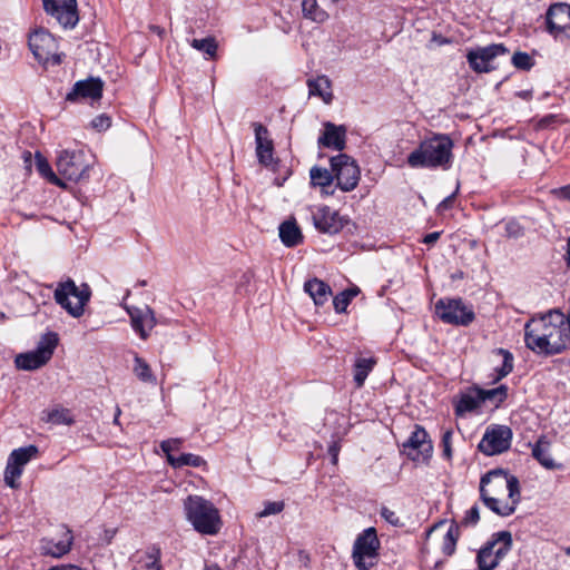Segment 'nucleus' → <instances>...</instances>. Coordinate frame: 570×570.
<instances>
[{
    "instance_id": "nucleus-1",
    "label": "nucleus",
    "mask_w": 570,
    "mask_h": 570,
    "mask_svg": "<svg viewBox=\"0 0 570 570\" xmlns=\"http://www.w3.org/2000/svg\"><path fill=\"white\" fill-rule=\"evenodd\" d=\"M525 345L535 353L553 355L570 348V312L550 311L524 326Z\"/></svg>"
},
{
    "instance_id": "nucleus-2",
    "label": "nucleus",
    "mask_w": 570,
    "mask_h": 570,
    "mask_svg": "<svg viewBox=\"0 0 570 570\" xmlns=\"http://www.w3.org/2000/svg\"><path fill=\"white\" fill-rule=\"evenodd\" d=\"M484 504L499 515H510L520 500L519 481L502 470L487 473L480 483Z\"/></svg>"
},
{
    "instance_id": "nucleus-3",
    "label": "nucleus",
    "mask_w": 570,
    "mask_h": 570,
    "mask_svg": "<svg viewBox=\"0 0 570 570\" xmlns=\"http://www.w3.org/2000/svg\"><path fill=\"white\" fill-rule=\"evenodd\" d=\"M453 141L448 135L436 134L421 141L407 156L412 168H449L452 163Z\"/></svg>"
},
{
    "instance_id": "nucleus-4",
    "label": "nucleus",
    "mask_w": 570,
    "mask_h": 570,
    "mask_svg": "<svg viewBox=\"0 0 570 570\" xmlns=\"http://www.w3.org/2000/svg\"><path fill=\"white\" fill-rule=\"evenodd\" d=\"M184 508L187 519L199 533L216 534L220 531L219 512L210 501L199 495H189L184 501Z\"/></svg>"
},
{
    "instance_id": "nucleus-5",
    "label": "nucleus",
    "mask_w": 570,
    "mask_h": 570,
    "mask_svg": "<svg viewBox=\"0 0 570 570\" xmlns=\"http://www.w3.org/2000/svg\"><path fill=\"white\" fill-rule=\"evenodd\" d=\"M90 296L91 291L87 284L77 286L72 279L59 283L55 289L56 302L73 317L83 314Z\"/></svg>"
},
{
    "instance_id": "nucleus-6",
    "label": "nucleus",
    "mask_w": 570,
    "mask_h": 570,
    "mask_svg": "<svg viewBox=\"0 0 570 570\" xmlns=\"http://www.w3.org/2000/svg\"><path fill=\"white\" fill-rule=\"evenodd\" d=\"M58 342L57 333L48 332L43 334L36 350L20 353L14 357L16 367L22 371H35L45 366L51 360Z\"/></svg>"
},
{
    "instance_id": "nucleus-7",
    "label": "nucleus",
    "mask_w": 570,
    "mask_h": 570,
    "mask_svg": "<svg viewBox=\"0 0 570 570\" xmlns=\"http://www.w3.org/2000/svg\"><path fill=\"white\" fill-rule=\"evenodd\" d=\"M58 174L70 181H79L89 175V164L81 151L62 150L56 161Z\"/></svg>"
},
{
    "instance_id": "nucleus-8",
    "label": "nucleus",
    "mask_w": 570,
    "mask_h": 570,
    "mask_svg": "<svg viewBox=\"0 0 570 570\" xmlns=\"http://www.w3.org/2000/svg\"><path fill=\"white\" fill-rule=\"evenodd\" d=\"M38 455V448L36 445H28L13 450L7 461L4 470V482L11 489H18L20 483L19 479L23 472L24 466Z\"/></svg>"
},
{
    "instance_id": "nucleus-9",
    "label": "nucleus",
    "mask_w": 570,
    "mask_h": 570,
    "mask_svg": "<svg viewBox=\"0 0 570 570\" xmlns=\"http://www.w3.org/2000/svg\"><path fill=\"white\" fill-rule=\"evenodd\" d=\"M29 47L39 62L58 65L61 55L58 53V45L55 37L46 30H36L29 37Z\"/></svg>"
},
{
    "instance_id": "nucleus-10",
    "label": "nucleus",
    "mask_w": 570,
    "mask_h": 570,
    "mask_svg": "<svg viewBox=\"0 0 570 570\" xmlns=\"http://www.w3.org/2000/svg\"><path fill=\"white\" fill-rule=\"evenodd\" d=\"M435 314L444 323L453 325H469L474 320V313L461 299H440L435 304Z\"/></svg>"
},
{
    "instance_id": "nucleus-11",
    "label": "nucleus",
    "mask_w": 570,
    "mask_h": 570,
    "mask_svg": "<svg viewBox=\"0 0 570 570\" xmlns=\"http://www.w3.org/2000/svg\"><path fill=\"white\" fill-rule=\"evenodd\" d=\"M331 165L337 180V186L343 191H351L356 188L361 178V170L354 159L345 154H341L331 159Z\"/></svg>"
},
{
    "instance_id": "nucleus-12",
    "label": "nucleus",
    "mask_w": 570,
    "mask_h": 570,
    "mask_svg": "<svg viewBox=\"0 0 570 570\" xmlns=\"http://www.w3.org/2000/svg\"><path fill=\"white\" fill-rule=\"evenodd\" d=\"M512 432L505 425H490L487 428L479 450L485 455H495L507 451L511 445Z\"/></svg>"
},
{
    "instance_id": "nucleus-13",
    "label": "nucleus",
    "mask_w": 570,
    "mask_h": 570,
    "mask_svg": "<svg viewBox=\"0 0 570 570\" xmlns=\"http://www.w3.org/2000/svg\"><path fill=\"white\" fill-rule=\"evenodd\" d=\"M380 547L379 537H357L352 552L355 567L358 570L372 569L377 563Z\"/></svg>"
},
{
    "instance_id": "nucleus-14",
    "label": "nucleus",
    "mask_w": 570,
    "mask_h": 570,
    "mask_svg": "<svg viewBox=\"0 0 570 570\" xmlns=\"http://www.w3.org/2000/svg\"><path fill=\"white\" fill-rule=\"evenodd\" d=\"M511 548V537H497L483 548L476 556L479 570H493L505 557Z\"/></svg>"
},
{
    "instance_id": "nucleus-15",
    "label": "nucleus",
    "mask_w": 570,
    "mask_h": 570,
    "mask_svg": "<svg viewBox=\"0 0 570 570\" xmlns=\"http://www.w3.org/2000/svg\"><path fill=\"white\" fill-rule=\"evenodd\" d=\"M432 451V442L429 440L426 431L416 425L407 441L403 444V452L412 461L425 463L431 458Z\"/></svg>"
},
{
    "instance_id": "nucleus-16",
    "label": "nucleus",
    "mask_w": 570,
    "mask_h": 570,
    "mask_svg": "<svg viewBox=\"0 0 570 570\" xmlns=\"http://www.w3.org/2000/svg\"><path fill=\"white\" fill-rule=\"evenodd\" d=\"M48 14L53 17L63 28H72L77 24V0H42Z\"/></svg>"
},
{
    "instance_id": "nucleus-17",
    "label": "nucleus",
    "mask_w": 570,
    "mask_h": 570,
    "mask_svg": "<svg viewBox=\"0 0 570 570\" xmlns=\"http://www.w3.org/2000/svg\"><path fill=\"white\" fill-rule=\"evenodd\" d=\"M315 228L321 233L336 234L345 226L347 219L328 206H317L312 212Z\"/></svg>"
},
{
    "instance_id": "nucleus-18",
    "label": "nucleus",
    "mask_w": 570,
    "mask_h": 570,
    "mask_svg": "<svg viewBox=\"0 0 570 570\" xmlns=\"http://www.w3.org/2000/svg\"><path fill=\"white\" fill-rule=\"evenodd\" d=\"M547 29L554 38L570 39V6L552 4L547 12Z\"/></svg>"
},
{
    "instance_id": "nucleus-19",
    "label": "nucleus",
    "mask_w": 570,
    "mask_h": 570,
    "mask_svg": "<svg viewBox=\"0 0 570 570\" xmlns=\"http://www.w3.org/2000/svg\"><path fill=\"white\" fill-rule=\"evenodd\" d=\"M130 317V324L141 340H147L157 324L155 312L149 306L137 307L122 304Z\"/></svg>"
},
{
    "instance_id": "nucleus-20",
    "label": "nucleus",
    "mask_w": 570,
    "mask_h": 570,
    "mask_svg": "<svg viewBox=\"0 0 570 570\" xmlns=\"http://www.w3.org/2000/svg\"><path fill=\"white\" fill-rule=\"evenodd\" d=\"M507 49L502 45H490L487 47L470 50L466 55L471 68L476 72H488L491 70L492 60L504 55Z\"/></svg>"
},
{
    "instance_id": "nucleus-21",
    "label": "nucleus",
    "mask_w": 570,
    "mask_h": 570,
    "mask_svg": "<svg viewBox=\"0 0 570 570\" xmlns=\"http://www.w3.org/2000/svg\"><path fill=\"white\" fill-rule=\"evenodd\" d=\"M255 140H256V155L258 161L267 167L274 169L275 161L273 157V142L269 139L268 130L261 124H255Z\"/></svg>"
},
{
    "instance_id": "nucleus-22",
    "label": "nucleus",
    "mask_w": 570,
    "mask_h": 570,
    "mask_svg": "<svg viewBox=\"0 0 570 570\" xmlns=\"http://www.w3.org/2000/svg\"><path fill=\"white\" fill-rule=\"evenodd\" d=\"M71 546L72 537H43L39 549L45 556L61 558L70 551Z\"/></svg>"
},
{
    "instance_id": "nucleus-23",
    "label": "nucleus",
    "mask_w": 570,
    "mask_h": 570,
    "mask_svg": "<svg viewBox=\"0 0 570 570\" xmlns=\"http://www.w3.org/2000/svg\"><path fill=\"white\" fill-rule=\"evenodd\" d=\"M102 92V82L99 79L89 78L87 80L78 81L73 86L71 92L67 95V99L75 101L78 98L99 99Z\"/></svg>"
},
{
    "instance_id": "nucleus-24",
    "label": "nucleus",
    "mask_w": 570,
    "mask_h": 570,
    "mask_svg": "<svg viewBox=\"0 0 570 570\" xmlns=\"http://www.w3.org/2000/svg\"><path fill=\"white\" fill-rule=\"evenodd\" d=\"M318 144L324 147L342 150L345 146V129L332 122L324 125V132L318 138Z\"/></svg>"
},
{
    "instance_id": "nucleus-25",
    "label": "nucleus",
    "mask_w": 570,
    "mask_h": 570,
    "mask_svg": "<svg viewBox=\"0 0 570 570\" xmlns=\"http://www.w3.org/2000/svg\"><path fill=\"white\" fill-rule=\"evenodd\" d=\"M304 289L316 306H322L327 303L332 295L331 287L317 278L307 281L304 285Z\"/></svg>"
},
{
    "instance_id": "nucleus-26",
    "label": "nucleus",
    "mask_w": 570,
    "mask_h": 570,
    "mask_svg": "<svg viewBox=\"0 0 570 570\" xmlns=\"http://www.w3.org/2000/svg\"><path fill=\"white\" fill-rule=\"evenodd\" d=\"M309 96L320 97L325 104L333 100L332 82L326 76H318L307 80Z\"/></svg>"
},
{
    "instance_id": "nucleus-27",
    "label": "nucleus",
    "mask_w": 570,
    "mask_h": 570,
    "mask_svg": "<svg viewBox=\"0 0 570 570\" xmlns=\"http://www.w3.org/2000/svg\"><path fill=\"white\" fill-rule=\"evenodd\" d=\"M279 238L285 246L294 247L302 243L303 235L294 220H285L279 226Z\"/></svg>"
},
{
    "instance_id": "nucleus-28",
    "label": "nucleus",
    "mask_w": 570,
    "mask_h": 570,
    "mask_svg": "<svg viewBox=\"0 0 570 570\" xmlns=\"http://www.w3.org/2000/svg\"><path fill=\"white\" fill-rule=\"evenodd\" d=\"M532 455L547 469H554L557 463L550 452V443L546 440H539L532 449Z\"/></svg>"
},
{
    "instance_id": "nucleus-29",
    "label": "nucleus",
    "mask_w": 570,
    "mask_h": 570,
    "mask_svg": "<svg viewBox=\"0 0 570 570\" xmlns=\"http://www.w3.org/2000/svg\"><path fill=\"white\" fill-rule=\"evenodd\" d=\"M302 10L305 18L317 23H323L328 19V13L320 4L318 0H303Z\"/></svg>"
},
{
    "instance_id": "nucleus-30",
    "label": "nucleus",
    "mask_w": 570,
    "mask_h": 570,
    "mask_svg": "<svg viewBox=\"0 0 570 570\" xmlns=\"http://www.w3.org/2000/svg\"><path fill=\"white\" fill-rule=\"evenodd\" d=\"M482 403L479 389L473 392L463 394L455 405V413L463 415L468 412H472L480 406Z\"/></svg>"
},
{
    "instance_id": "nucleus-31",
    "label": "nucleus",
    "mask_w": 570,
    "mask_h": 570,
    "mask_svg": "<svg viewBox=\"0 0 570 570\" xmlns=\"http://www.w3.org/2000/svg\"><path fill=\"white\" fill-rule=\"evenodd\" d=\"M309 176L313 186L321 187L322 191L326 195L333 194V190H327V188L331 187L333 181V176L327 169L321 167H313L309 171Z\"/></svg>"
},
{
    "instance_id": "nucleus-32",
    "label": "nucleus",
    "mask_w": 570,
    "mask_h": 570,
    "mask_svg": "<svg viewBox=\"0 0 570 570\" xmlns=\"http://www.w3.org/2000/svg\"><path fill=\"white\" fill-rule=\"evenodd\" d=\"M41 419L52 424L71 425L73 417L68 409L55 407L42 412Z\"/></svg>"
},
{
    "instance_id": "nucleus-33",
    "label": "nucleus",
    "mask_w": 570,
    "mask_h": 570,
    "mask_svg": "<svg viewBox=\"0 0 570 570\" xmlns=\"http://www.w3.org/2000/svg\"><path fill=\"white\" fill-rule=\"evenodd\" d=\"M375 360L370 357H360L355 361L354 364V381L357 387H362L368 373L373 370L375 365Z\"/></svg>"
},
{
    "instance_id": "nucleus-34",
    "label": "nucleus",
    "mask_w": 570,
    "mask_h": 570,
    "mask_svg": "<svg viewBox=\"0 0 570 570\" xmlns=\"http://www.w3.org/2000/svg\"><path fill=\"white\" fill-rule=\"evenodd\" d=\"M132 372L138 380L144 383L156 384V376L153 373L149 364L137 354L134 357Z\"/></svg>"
},
{
    "instance_id": "nucleus-35",
    "label": "nucleus",
    "mask_w": 570,
    "mask_h": 570,
    "mask_svg": "<svg viewBox=\"0 0 570 570\" xmlns=\"http://www.w3.org/2000/svg\"><path fill=\"white\" fill-rule=\"evenodd\" d=\"M190 46L202 51L205 55L206 59H215L217 55V42L213 37H207L204 39H193L190 41Z\"/></svg>"
},
{
    "instance_id": "nucleus-36",
    "label": "nucleus",
    "mask_w": 570,
    "mask_h": 570,
    "mask_svg": "<svg viewBox=\"0 0 570 570\" xmlns=\"http://www.w3.org/2000/svg\"><path fill=\"white\" fill-rule=\"evenodd\" d=\"M36 167H37V170L39 171V174L41 176H43L45 178H47L51 184L57 185L62 188H66V184L59 176H57L52 171V169L46 158H43L40 155H37Z\"/></svg>"
},
{
    "instance_id": "nucleus-37",
    "label": "nucleus",
    "mask_w": 570,
    "mask_h": 570,
    "mask_svg": "<svg viewBox=\"0 0 570 570\" xmlns=\"http://www.w3.org/2000/svg\"><path fill=\"white\" fill-rule=\"evenodd\" d=\"M169 464L175 469L183 466L198 468L205 464V460L193 453H184L178 456H169Z\"/></svg>"
},
{
    "instance_id": "nucleus-38",
    "label": "nucleus",
    "mask_w": 570,
    "mask_h": 570,
    "mask_svg": "<svg viewBox=\"0 0 570 570\" xmlns=\"http://www.w3.org/2000/svg\"><path fill=\"white\" fill-rule=\"evenodd\" d=\"M358 292H360L358 288L354 287V288H348L346 291H343L342 293L334 296V298H333L334 309L337 313L345 312L346 307L348 306L351 301L358 294Z\"/></svg>"
},
{
    "instance_id": "nucleus-39",
    "label": "nucleus",
    "mask_w": 570,
    "mask_h": 570,
    "mask_svg": "<svg viewBox=\"0 0 570 570\" xmlns=\"http://www.w3.org/2000/svg\"><path fill=\"white\" fill-rule=\"evenodd\" d=\"M481 400L484 401H491L493 404L499 405L502 403L507 397V387L504 385H500L495 389L491 390H481L479 389Z\"/></svg>"
},
{
    "instance_id": "nucleus-40",
    "label": "nucleus",
    "mask_w": 570,
    "mask_h": 570,
    "mask_svg": "<svg viewBox=\"0 0 570 570\" xmlns=\"http://www.w3.org/2000/svg\"><path fill=\"white\" fill-rule=\"evenodd\" d=\"M497 354L502 357V365L498 368V377L502 379L507 376L513 368V356L505 350H498Z\"/></svg>"
},
{
    "instance_id": "nucleus-41",
    "label": "nucleus",
    "mask_w": 570,
    "mask_h": 570,
    "mask_svg": "<svg viewBox=\"0 0 570 570\" xmlns=\"http://www.w3.org/2000/svg\"><path fill=\"white\" fill-rule=\"evenodd\" d=\"M512 63L519 69H530L532 67V58L525 52H515L512 57Z\"/></svg>"
},
{
    "instance_id": "nucleus-42",
    "label": "nucleus",
    "mask_w": 570,
    "mask_h": 570,
    "mask_svg": "<svg viewBox=\"0 0 570 570\" xmlns=\"http://www.w3.org/2000/svg\"><path fill=\"white\" fill-rule=\"evenodd\" d=\"M284 509L282 501L266 502L264 509L257 513L258 518H264L271 514L279 513Z\"/></svg>"
},
{
    "instance_id": "nucleus-43",
    "label": "nucleus",
    "mask_w": 570,
    "mask_h": 570,
    "mask_svg": "<svg viewBox=\"0 0 570 570\" xmlns=\"http://www.w3.org/2000/svg\"><path fill=\"white\" fill-rule=\"evenodd\" d=\"M181 441L179 439H169L165 440L160 443V448L163 452L166 454L167 461L169 462V456H175L173 452L179 450Z\"/></svg>"
},
{
    "instance_id": "nucleus-44",
    "label": "nucleus",
    "mask_w": 570,
    "mask_h": 570,
    "mask_svg": "<svg viewBox=\"0 0 570 570\" xmlns=\"http://www.w3.org/2000/svg\"><path fill=\"white\" fill-rule=\"evenodd\" d=\"M505 236L510 238H518L523 234V228L515 220H509L504 225Z\"/></svg>"
},
{
    "instance_id": "nucleus-45",
    "label": "nucleus",
    "mask_w": 570,
    "mask_h": 570,
    "mask_svg": "<svg viewBox=\"0 0 570 570\" xmlns=\"http://www.w3.org/2000/svg\"><path fill=\"white\" fill-rule=\"evenodd\" d=\"M111 121L110 118L106 115H99L95 117L91 121L92 128L97 129L98 131L106 130L110 127Z\"/></svg>"
},
{
    "instance_id": "nucleus-46",
    "label": "nucleus",
    "mask_w": 570,
    "mask_h": 570,
    "mask_svg": "<svg viewBox=\"0 0 570 570\" xmlns=\"http://www.w3.org/2000/svg\"><path fill=\"white\" fill-rule=\"evenodd\" d=\"M159 550L153 549L150 553L147 556V560L145 562L146 570H159Z\"/></svg>"
},
{
    "instance_id": "nucleus-47",
    "label": "nucleus",
    "mask_w": 570,
    "mask_h": 570,
    "mask_svg": "<svg viewBox=\"0 0 570 570\" xmlns=\"http://www.w3.org/2000/svg\"><path fill=\"white\" fill-rule=\"evenodd\" d=\"M452 430H446L442 435L443 454L446 459H450L452 456Z\"/></svg>"
},
{
    "instance_id": "nucleus-48",
    "label": "nucleus",
    "mask_w": 570,
    "mask_h": 570,
    "mask_svg": "<svg viewBox=\"0 0 570 570\" xmlns=\"http://www.w3.org/2000/svg\"><path fill=\"white\" fill-rule=\"evenodd\" d=\"M456 537H443L441 548L445 556H451L455 551Z\"/></svg>"
},
{
    "instance_id": "nucleus-49",
    "label": "nucleus",
    "mask_w": 570,
    "mask_h": 570,
    "mask_svg": "<svg viewBox=\"0 0 570 570\" xmlns=\"http://www.w3.org/2000/svg\"><path fill=\"white\" fill-rule=\"evenodd\" d=\"M381 515H382V518L386 522H389V523H391L393 525H399L400 524V519L395 514V512L390 510V509H387V508H385V507L381 509Z\"/></svg>"
},
{
    "instance_id": "nucleus-50",
    "label": "nucleus",
    "mask_w": 570,
    "mask_h": 570,
    "mask_svg": "<svg viewBox=\"0 0 570 570\" xmlns=\"http://www.w3.org/2000/svg\"><path fill=\"white\" fill-rule=\"evenodd\" d=\"M479 520V509L476 507H473L471 508L468 512H466V515L464 518V523L465 524H469V523H476Z\"/></svg>"
},
{
    "instance_id": "nucleus-51",
    "label": "nucleus",
    "mask_w": 570,
    "mask_h": 570,
    "mask_svg": "<svg viewBox=\"0 0 570 570\" xmlns=\"http://www.w3.org/2000/svg\"><path fill=\"white\" fill-rule=\"evenodd\" d=\"M453 198H454V196L451 195V196L446 197L445 199H443L440 203V205L438 206L439 213H443L444 210L449 209L453 204Z\"/></svg>"
},
{
    "instance_id": "nucleus-52",
    "label": "nucleus",
    "mask_w": 570,
    "mask_h": 570,
    "mask_svg": "<svg viewBox=\"0 0 570 570\" xmlns=\"http://www.w3.org/2000/svg\"><path fill=\"white\" fill-rule=\"evenodd\" d=\"M338 452H340V446L337 443H333L330 448H328V453L331 454L332 456V463L333 464H336L337 463V460H338Z\"/></svg>"
},
{
    "instance_id": "nucleus-53",
    "label": "nucleus",
    "mask_w": 570,
    "mask_h": 570,
    "mask_svg": "<svg viewBox=\"0 0 570 570\" xmlns=\"http://www.w3.org/2000/svg\"><path fill=\"white\" fill-rule=\"evenodd\" d=\"M441 233L440 232H433L424 236L423 243L428 245L434 244L440 238Z\"/></svg>"
},
{
    "instance_id": "nucleus-54",
    "label": "nucleus",
    "mask_w": 570,
    "mask_h": 570,
    "mask_svg": "<svg viewBox=\"0 0 570 570\" xmlns=\"http://www.w3.org/2000/svg\"><path fill=\"white\" fill-rule=\"evenodd\" d=\"M556 195L563 199L570 200V185L554 190Z\"/></svg>"
},
{
    "instance_id": "nucleus-55",
    "label": "nucleus",
    "mask_w": 570,
    "mask_h": 570,
    "mask_svg": "<svg viewBox=\"0 0 570 570\" xmlns=\"http://www.w3.org/2000/svg\"><path fill=\"white\" fill-rule=\"evenodd\" d=\"M48 570H80V569L77 567L69 566V567H51Z\"/></svg>"
},
{
    "instance_id": "nucleus-56",
    "label": "nucleus",
    "mask_w": 570,
    "mask_h": 570,
    "mask_svg": "<svg viewBox=\"0 0 570 570\" xmlns=\"http://www.w3.org/2000/svg\"><path fill=\"white\" fill-rule=\"evenodd\" d=\"M362 534H376V530L372 527L365 529Z\"/></svg>"
},
{
    "instance_id": "nucleus-57",
    "label": "nucleus",
    "mask_w": 570,
    "mask_h": 570,
    "mask_svg": "<svg viewBox=\"0 0 570 570\" xmlns=\"http://www.w3.org/2000/svg\"><path fill=\"white\" fill-rule=\"evenodd\" d=\"M443 525H446V523H445V522H442V523H440V524H436L435 527H433L432 529H430V530L428 531V534H431L434 530H438V529H440V528H441V527H443Z\"/></svg>"
},
{
    "instance_id": "nucleus-58",
    "label": "nucleus",
    "mask_w": 570,
    "mask_h": 570,
    "mask_svg": "<svg viewBox=\"0 0 570 570\" xmlns=\"http://www.w3.org/2000/svg\"><path fill=\"white\" fill-rule=\"evenodd\" d=\"M205 570H220V569L218 567L212 566V567H207Z\"/></svg>"
},
{
    "instance_id": "nucleus-59",
    "label": "nucleus",
    "mask_w": 570,
    "mask_h": 570,
    "mask_svg": "<svg viewBox=\"0 0 570 570\" xmlns=\"http://www.w3.org/2000/svg\"><path fill=\"white\" fill-rule=\"evenodd\" d=\"M120 414H121V411H120V409L117 406V409H116V414H115V415H116L117 417H119V416H120Z\"/></svg>"
},
{
    "instance_id": "nucleus-60",
    "label": "nucleus",
    "mask_w": 570,
    "mask_h": 570,
    "mask_svg": "<svg viewBox=\"0 0 570 570\" xmlns=\"http://www.w3.org/2000/svg\"><path fill=\"white\" fill-rule=\"evenodd\" d=\"M452 533V524L449 525V529L446 531V534H451Z\"/></svg>"
},
{
    "instance_id": "nucleus-61",
    "label": "nucleus",
    "mask_w": 570,
    "mask_h": 570,
    "mask_svg": "<svg viewBox=\"0 0 570 570\" xmlns=\"http://www.w3.org/2000/svg\"><path fill=\"white\" fill-rule=\"evenodd\" d=\"M566 554L570 556V547L564 549Z\"/></svg>"
},
{
    "instance_id": "nucleus-62",
    "label": "nucleus",
    "mask_w": 570,
    "mask_h": 570,
    "mask_svg": "<svg viewBox=\"0 0 570 570\" xmlns=\"http://www.w3.org/2000/svg\"><path fill=\"white\" fill-rule=\"evenodd\" d=\"M118 420H119V417H117V416L115 415L114 423H115V424H118V423H119V421H118Z\"/></svg>"
},
{
    "instance_id": "nucleus-63",
    "label": "nucleus",
    "mask_w": 570,
    "mask_h": 570,
    "mask_svg": "<svg viewBox=\"0 0 570 570\" xmlns=\"http://www.w3.org/2000/svg\"><path fill=\"white\" fill-rule=\"evenodd\" d=\"M497 534L505 535V534H509V533L507 531H501V532H498Z\"/></svg>"
},
{
    "instance_id": "nucleus-64",
    "label": "nucleus",
    "mask_w": 570,
    "mask_h": 570,
    "mask_svg": "<svg viewBox=\"0 0 570 570\" xmlns=\"http://www.w3.org/2000/svg\"><path fill=\"white\" fill-rule=\"evenodd\" d=\"M337 1H338V0H332V2H334V3H335V2H337Z\"/></svg>"
}]
</instances>
